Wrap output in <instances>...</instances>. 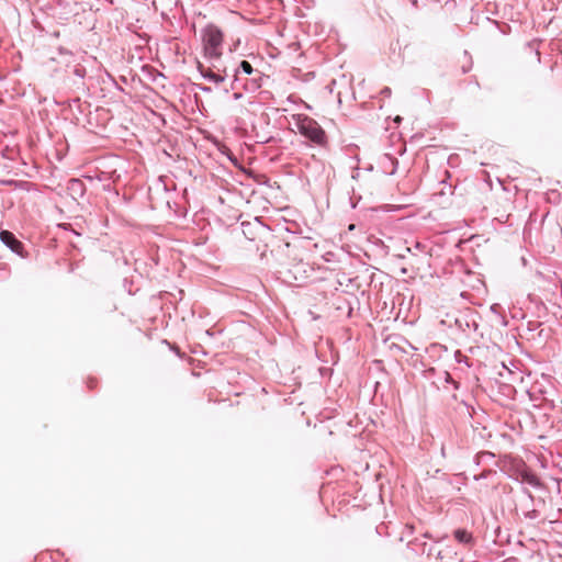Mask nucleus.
I'll return each mask as SVG.
<instances>
[{"label":"nucleus","mask_w":562,"mask_h":562,"mask_svg":"<svg viewBox=\"0 0 562 562\" xmlns=\"http://www.w3.org/2000/svg\"><path fill=\"white\" fill-rule=\"evenodd\" d=\"M454 539L463 544H472L473 543V536L471 532H469L465 529H457L453 532Z\"/></svg>","instance_id":"obj_6"},{"label":"nucleus","mask_w":562,"mask_h":562,"mask_svg":"<svg viewBox=\"0 0 562 562\" xmlns=\"http://www.w3.org/2000/svg\"><path fill=\"white\" fill-rule=\"evenodd\" d=\"M223 41V32L216 25H207L202 31V42L205 57L211 59H220L222 56Z\"/></svg>","instance_id":"obj_1"},{"label":"nucleus","mask_w":562,"mask_h":562,"mask_svg":"<svg viewBox=\"0 0 562 562\" xmlns=\"http://www.w3.org/2000/svg\"><path fill=\"white\" fill-rule=\"evenodd\" d=\"M196 67L203 77L209 78L215 83H222L225 80L224 76L214 72L210 67H205L201 61H198Z\"/></svg>","instance_id":"obj_5"},{"label":"nucleus","mask_w":562,"mask_h":562,"mask_svg":"<svg viewBox=\"0 0 562 562\" xmlns=\"http://www.w3.org/2000/svg\"><path fill=\"white\" fill-rule=\"evenodd\" d=\"M243 233L244 235L251 241H265V236L268 235V232L265 226H262L260 223L257 224H250L246 223L243 224Z\"/></svg>","instance_id":"obj_3"},{"label":"nucleus","mask_w":562,"mask_h":562,"mask_svg":"<svg viewBox=\"0 0 562 562\" xmlns=\"http://www.w3.org/2000/svg\"><path fill=\"white\" fill-rule=\"evenodd\" d=\"M0 239L12 251H14L18 255H22L23 244L19 239H16L15 236L11 232H9V231H1L0 232Z\"/></svg>","instance_id":"obj_4"},{"label":"nucleus","mask_w":562,"mask_h":562,"mask_svg":"<svg viewBox=\"0 0 562 562\" xmlns=\"http://www.w3.org/2000/svg\"><path fill=\"white\" fill-rule=\"evenodd\" d=\"M240 68L243 69V71L247 75H251L254 69H252V66L247 61V60H243L240 63Z\"/></svg>","instance_id":"obj_8"},{"label":"nucleus","mask_w":562,"mask_h":562,"mask_svg":"<svg viewBox=\"0 0 562 562\" xmlns=\"http://www.w3.org/2000/svg\"><path fill=\"white\" fill-rule=\"evenodd\" d=\"M299 132L317 146L326 147L328 137L323 127L312 117L303 116L297 121Z\"/></svg>","instance_id":"obj_2"},{"label":"nucleus","mask_w":562,"mask_h":562,"mask_svg":"<svg viewBox=\"0 0 562 562\" xmlns=\"http://www.w3.org/2000/svg\"><path fill=\"white\" fill-rule=\"evenodd\" d=\"M432 551H434V548H430L427 552V555L430 558L432 555ZM436 551V554H435V558L438 562H445V559H443V555H442V552L441 550H437L435 549Z\"/></svg>","instance_id":"obj_7"},{"label":"nucleus","mask_w":562,"mask_h":562,"mask_svg":"<svg viewBox=\"0 0 562 562\" xmlns=\"http://www.w3.org/2000/svg\"><path fill=\"white\" fill-rule=\"evenodd\" d=\"M349 229L350 231L355 229V224L349 225Z\"/></svg>","instance_id":"obj_9"}]
</instances>
